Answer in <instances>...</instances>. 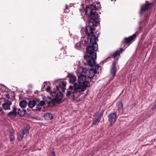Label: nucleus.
<instances>
[{"instance_id": "1", "label": "nucleus", "mask_w": 156, "mask_h": 156, "mask_svg": "<svg viewBox=\"0 0 156 156\" xmlns=\"http://www.w3.org/2000/svg\"><path fill=\"white\" fill-rule=\"evenodd\" d=\"M87 68H78L76 74L78 77V83H75L73 86L70 85L67 89L66 93V96H71L73 99L77 98L85 91L86 88L89 86L90 84L88 78L83 74L85 71H87Z\"/></svg>"}, {"instance_id": "2", "label": "nucleus", "mask_w": 156, "mask_h": 156, "mask_svg": "<svg viewBox=\"0 0 156 156\" xmlns=\"http://www.w3.org/2000/svg\"><path fill=\"white\" fill-rule=\"evenodd\" d=\"M66 82L65 81L60 82L58 85L56 86V89H54L53 91H51V88L48 87L46 89V91L49 92L52 96H54V100L55 102H60L63 98V94L61 90L64 92L66 90Z\"/></svg>"}, {"instance_id": "3", "label": "nucleus", "mask_w": 156, "mask_h": 156, "mask_svg": "<svg viewBox=\"0 0 156 156\" xmlns=\"http://www.w3.org/2000/svg\"><path fill=\"white\" fill-rule=\"evenodd\" d=\"M101 8L99 3L95 2L90 5H87L83 10L85 14L90 17L92 20H96L98 17V14L96 11V9H99Z\"/></svg>"}, {"instance_id": "4", "label": "nucleus", "mask_w": 156, "mask_h": 156, "mask_svg": "<svg viewBox=\"0 0 156 156\" xmlns=\"http://www.w3.org/2000/svg\"><path fill=\"white\" fill-rule=\"evenodd\" d=\"M93 48L91 46H88L86 48L87 53L84 55V58L86 59L88 64L91 66L95 65V59L97 57L96 53L93 51H95Z\"/></svg>"}, {"instance_id": "5", "label": "nucleus", "mask_w": 156, "mask_h": 156, "mask_svg": "<svg viewBox=\"0 0 156 156\" xmlns=\"http://www.w3.org/2000/svg\"><path fill=\"white\" fill-rule=\"evenodd\" d=\"M95 20L89 19L87 23L85 28V32L88 37H90L91 35L94 34L95 31V28L94 26L96 27L99 23L96 22Z\"/></svg>"}, {"instance_id": "6", "label": "nucleus", "mask_w": 156, "mask_h": 156, "mask_svg": "<svg viewBox=\"0 0 156 156\" xmlns=\"http://www.w3.org/2000/svg\"><path fill=\"white\" fill-rule=\"evenodd\" d=\"M45 102L43 101H40L39 99H34L33 100H30L28 104L29 107L32 108L34 107L35 109L33 110H34L40 111L42 105H44Z\"/></svg>"}, {"instance_id": "7", "label": "nucleus", "mask_w": 156, "mask_h": 156, "mask_svg": "<svg viewBox=\"0 0 156 156\" xmlns=\"http://www.w3.org/2000/svg\"><path fill=\"white\" fill-rule=\"evenodd\" d=\"M26 112V110L22 109L21 110L20 108L17 109L15 106L12 107V111L9 112L7 114L9 116L16 117L18 114L21 117L23 116Z\"/></svg>"}, {"instance_id": "8", "label": "nucleus", "mask_w": 156, "mask_h": 156, "mask_svg": "<svg viewBox=\"0 0 156 156\" xmlns=\"http://www.w3.org/2000/svg\"><path fill=\"white\" fill-rule=\"evenodd\" d=\"M104 111V109H100L98 112L96 113L93 119V125H97L98 124L103 115V113Z\"/></svg>"}, {"instance_id": "9", "label": "nucleus", "mask_w": 156, "mask_h": 156, "mask_svg": "<svg viewBox=\"0 0 156 156\" xmlns=\"http://www.w3.org/2000/svg\"><path fill=\"white\" fill-rule=\"evenodd\" d=\"M30 127L29 125H27L26 127L22 129V132H19L17 135V138L19 141H21L23 137H26L29 134Z\"/></svg>"}, {"instance_id": "10", "label": "nucleus", "mask_w": 156, "mask_h": 156, "mask_svg": "<svg viewBox=\"0 0 156 156\" xmlns=\"http://www.w3.org/2000/svg\"><path fill=\"white\" fill-rule=\"evenodd\" d=\"M91 37L90 38L89 44H90V45L88 46H91L94 48V49L95 51H97L98 49V45L96 42L97 40L98 41V36L96 37V36L94 34L91 35Z\"/></svg>"}, {"instance_id": "11", "label": "nucleus", "mask_w": 156, "mask_h": 156, "mask_svg": "<svg viewBox=\"0 0 156 156\" xmlns=\"http://www.w3.org/2000/svg\"><path fill=\"white\" fill-rule=\"evenodd\" d=\"M116 64V62L115 61V60H113L110 71V74L112 75L110 78V80H112L115 76L117 71Z\"/></svg>"}, {"instance_id": "12", "label": "nucleus", "mask_w": 156, "mask_h": 156, "mask_svg": "<svg viewBox=\"0 0 156 156\" xmlns=\"http://www.w3.org/2000/svg\"><path fill=\"white\" fill-rule=\"evenodd\" d=\"M95 73L93 69H90L88 71V74H87L88 78V79H90V82H94L96 80V76H95Z\"/></svg>"}, {"instance_id": "13", "label": "nucleus", "mask_w": 156, "mask_h": 156, "mask_svg": "<svg viewBox=\"0 0 156 156\" xmlns=\"http://www.w3.org/2000/svg\"><path fill=\"white\" fill-rule=\"evenodd\" d=\"M12 104L11 101L8 100L4 101V103L2 104V108L5 110H10L11 106Z\"/></svg>"}, {"instance_id": "14", "label": "nucleus", "mask_w": 156, "mask_h": 156, "mask_svg": "<svg viewBox=\"0 0 156 156\" xmlns=\"http://www.w3.org/2000/svg\"><path fill=\"white\" fill-rule=\"evenodd\" d=\"M117 118V116L116 112H114L110 113L108 115V120L110 124H114Z\"/></svg>"}, {"instance_id": "15", "label": "nucleus", "mask_w": 156, "mask_h": 156, "mask_svg": "<svg viewBox=\"0 0 156 156\" xmlns=\"http://www.w3.org/2000/svg\"><path fill=\"white\" fill-rule=\"evenodd\" d=\"M149 6L150 5L147 1H146V3L144 5L141 6V8L140 12L141 16H142L147 10L148 9Z\"/></svg>"}, {"instance_id": "16", "label": "nucleus", "mask_w": 156, "mask_h": 156, "mask_svg": "<svg viewBox=\"0 0 156 156\" xmlns=\"http://www.w3.org/2000/svg\"><path fill=\"white\" fill-rule=\"evenodd\" d=\"M54 96H52L51 97H50L49 96H47L46 97H45V101H43L45 102V104H49L50 103L52 104H55V103H59V102H55L54 100Z\"/></svg>"}, {"instance_id": "17", "label": "nucleus", "mask_w": 156, "mask_h": 156, "mask_svg": "<svg viewBox=\"0 0 156 156\" xmlns=\"http://www.w3.org/2000/svg\"><path fill=\"white\" fill-rule=\"evenodd\" d=\"M124 49L122 48L118 49L114 52L111 57H113L115 59H118V58L120 56V53L122 52Z\"/></svg>"}, {"instance_id": "18", "label": "nucleus", "mask_w": 156, "mask_h": 156, "mask_svg": "<svg viewBox=\"0 0 156 156\" xmlns=\"http://www.w3.org/2000/svg\"><path fill=\"white\" fill-rule=\"evenodd\" d=\"M136 35L135 34H134L132 36L127 38H125L123 41H122L123 44L129 43L135 38Z\"/></svg>"}, {"instance_id": "19", "label": "nucleus", "mask_w": 156, "mask_h": 156, "mask_svg": "<svg viewBox=\"0 0 156 156\" xmlns=\"http://www.w3.org/2000/svg\"><path fill=\"white\" fill-rule=\"evenodd\" d=\"M44 117L45 120H49L52 119L53 118V116L52 114L51 113L47 112L44 114Z\"/></svg>"}, {"instance_id": "20", "label": "nucleus", "mask_w": 156, "mask_h": 156, "mask_svg": "<svg viewBox=\"0 0 156 156\" xmlns=\"http://www.w3.org/2000/svg\"><path fill=\"white\" fill-rule=\"evenodd\" d=\"M68 78L69 79V82L70 83H73L76 80V77L74 75H69Z\"/></svg>"}, {"instance_id": "21", "label": "nucleus", "mask_w": 156, "mask_h": 156, "mask_svg": "<svg viewBox=\"0 0 156 156\" xmlns=\"http://www.w3.org/2000/svg\"><path fill=\"white\" fill-rule=\"evenodd\" d=\"M90 37H88L87 38V40H85L84 41L83 40H81V43L82 44H83V46H87V47L88 45H90V44H89V40Z\"/></svg>"}, {"instance_id": "22", "label": "nucleus", "mask_w": 156, "mask_h": 156, "mask_svg": "<svg viewBox=\"0 0 156 156\" xmlns=\"http://www.w3.org/2000/svg\"><path fill=\"white\" fill-rule=\"evenodd\" d=\"M101 67L98 65L95 66L94 70L95 74H98L99 73H100L101 72Z\"/></svg>"}, {"instance_id": "23", "label": "nucleus", "mask_w": 156, "mask_h": 156, "mask_svg": "<svg viewBox=\"0 0 156 156\" xmlns=\"http://www.w3.org/2000/svg\"><path fill=\"white\" fill-rule=\"evenodd\" d=\"M27 102L25 100H22L20 101L19 105L22 109L25 108L27 106Z\"/></svg>"}, {"instance_id": "24", "label": "nucleus", "mask_w": 156, "mask_h": 156, "mask_svg": "<svg viewBox=\"0 0 156 156\" xmlns=\"http://www.w3.org/2000/svg\"><path fill=\"white\" fill-rule=\"evenodd\" d=\"M116 107L119 111L122 110L123 105L121 101H119L116 103Z\"/></svg>"}, {"instance_id": "25", "label": "nucleus", "mask_w": 156, "mask_h": 156, "mask_svg": "<svg viewBox=\"0 0 156 156\" xmlns=\"http://www.w3.org/2000/svg\"><path fill=\"white\" fill-rule=\"evenodd\" d=\"M10 140V141H13L15 140L14 136L13 133L10 132L9 134Z\"/></svg>"}, {"instance_id": "26", "label": "nucleus", "mask_w": 156, "mask_h": 156, "mask_svg": "<svg viewBox=\"0 0 156 156\" xmlns=\"http://www.w3.org/2000/svg\"><path fill=\"white\" fill-rule=\"evenodd\" d=\"M3 109L2 108V110H1V111L0 112H1V114L3 115H5V112Z\"/></svg>"}, {"instance_id": "27", "label": "nucleus", "mask_w": 156, "mask_h": 156, "mask_svg": "<svg viewBox=\"0 0 156 156\" xmlns=\"http://www.w3.org/2000/svg\"><path fill=\"white\" fill-rule=\"evenodd\" d=\"M156 108V103H155V104L154 105L152 108V109H154L155 108Z\"/></svg>"}, {"instance_id": "28", "label": "nucleus", "mask_w": 156, "mask_h": 156, "mask_svg": "<svg viewBox=\"0 0 156 156\" xmlns=\"http://www.w3.org/2000/svg\"><path fill=\"white\" fill-rule=\"evenodd\" d=\"M136 77L135 76H133L131 80L133 81L134 80V79L136 78Z\"/></svg>"}, {"instance_id": "29", "label": "nucleus", "mask_w": 156, "mask_h": 156, "mask_svg": "<svg viewBox=\"0 0 156 156\" xmlns=\"http://www.w3.org/2000/svg\"><path fill=\"white\" fill-rule=\"evenodd\" d=\"M148 17V14H147V15H145L144 19L145 20L147 19V18Z\"/></svg>"}, {"instance_id": "30", "label": "nucleus", "mask_w": 156, "mask_h": 156, "mask_svg": "<svg viewBox=\"0 0 156 156\" xmlns=\"http://www.w3.org/2000/svg\"><path fill=\"white\" fill-rule=\"evenodd\" d=\"M5 96L6 98H8L9 97V94H5Z\"/></svg>"}, {"instance_id": "31", "label": "nucleus", "mask_w": 156, "mask_h": 156, "mask_svg": "<svg viewBox=\"0 0 156 156\" xmlns=\"http://www.w3.org/2000/svg\"><path fill=\"white\" fill-rule=\"evenodd\" d=\"M66 9H68V6L67 5H66Z\"/></svg>"}, {"instance_id": "32", "label": "nucleus", "mask_w": 156, "mask_h": 156, "mask_svg": "<svg viewBox=\"0 0 156 156\" xmlns=\"http://www.w3.org/2000/svg\"><path fill=\"white\" fill-rule=\"evenodd\" d=\"M53 154L52 155V156H55V153L53 152Z\"/></svg>"}, {"instance_id": "33", "label": "nucleus", "mask_w": 156, "mask_h": 156, "mask_svg": "<svg viewBox=\"0 0 156 156\" xmlns=\"http://www.w3.org/2000/svg\"><path fill=\"white\" fill-rule=\"evenodd\" d=\"M141 23H142V21H140V24H141Z\"/></svg>"}, {"instance_id": "34", "label": "nucleus", "mask_w": 156, "mask_h": 156, "mask_svg": "<svg viewBox=\"0 0 156 156\" xmlns=\"http://www.w3.org/2000/svg\"><path fill=\"white\" fill-rule=\"evenodd\" d=\"M99 34H100V33H98V34H97V35H99Z\"/></svg>"}]
</instances>
